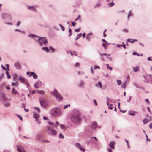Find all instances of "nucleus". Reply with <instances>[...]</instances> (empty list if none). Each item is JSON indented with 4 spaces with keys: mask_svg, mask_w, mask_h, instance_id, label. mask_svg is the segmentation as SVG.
<instances>
[{
    "mask_svg": "<svg viewBox=\"0 0 152 152\" xmlns=\"http://www.w3.org/2000/svg\"><path fill=\"white\" fill-rule=\"evenodd\" d=\"M127 82V81H126L124 82L123 83L121 86V88H126V83Z\"/></svg>",
    "mask_w": 152,
    "mask_h": 152,
    "instance_id": "27",
    "label": "nucleus"
},
{
    "mask_svg": "<svg viewBox=\"0 0 152 152\" xmlns=\"http://www.w3.org/2000/svg\"><path fill=\"white\" fill-rule=\"evenodd\" d=\"M14 31L15 32H20L23 34H25L26 33V32L24 31H20V30L18 29H15V30Z\"/></svg>",
    "mask_w": 152,
    "mask_h": 152,
    "instance_id": "23",
    "label": "nucleus"
},
{
    "mask_svg": "<svg viewBox=\"0 0 152 152\" xmlns=\"http://www.w3.org/2000/svg\"><path fill=\"white\" fill-rule=\"evenodd\" d=\"M1 97L4 100H5L6 98L5 96V95L4 93L2 94L1 95Z\"/></svg>",
    "mask_w": 152,
    "mask_h": 152,
    "instance_id": "46",
    "label": "nucleus"
},
{
    "mask_svg": "<svg viewBox=\"0 0 152 152\" xmlns=\"http://www.w3.org/2000/svg\"><path fill=\"white\" fill-rule=\"evenodd\" d=\"M128 15H130V16H132L133 15V13L130 10L129 11Z\"/></svg>",
    "mask_w": 152,
    "mask_h": 152,
    "instance_id": "54",
    "label": "nucleus"
},
{
    "mask_svg": "<svg viewBox=\"0 0 152 152\" xmlns=\"http://www.w3.org/2000/svg\"><path fill=\"white\" fill-rule=\"evenodd\" d=\"M85 84V83L82 80H81L80 81L79 83L78 84V86L80 88H83V86Z\"/></svg>",
    "mask_w": 152,
    "mask_h": 152,
    "instance_id": "15",
    "label": "nucleus"
},
{
    "mask_svg": "<svg viewBox=\"0 0 152 152\" xmlns=\"http://www.w3.org/2000/svg\"><path fill=\"white\" fill-rule=\"evenodd\" d=\"M27 9L30 11L34 12H37V10L35 7L34 6L27 5Z\"/></svg>",
    "mask_w": 152,
    "mask_h": 152,
    "instance_id": "10",
    "label": "nucleus"
},
{
    "mask_svg": "<svg viewBox=\"0 0 152 152\" xmlns=\"http://www.w3.org/2000/svg\"><path fill=\"white\" fill-rule=\"evenodd\" d=\"M74 31L75 32H80V28H78L77 29H75Z\"/></svg>",
    "mask_w": 152,
    "mask_h": 152,
    "instance_id": "56",
    "label": "nucleus"
},
{
    "mask_svg": "<svg viewBox=\"0 0 152 152\" xmlns=\"http://www.w3.org/2000/svg\"><path fill=\"white\" fill-rule=\"evenodd\" d=\"M15 81V82H12V83L11 84L12 86H14L18 84V82L17 81Z\"/></svg>",
    "mask_w": 152,
    "mask_h": 152,
    "instance_id": "42",
    "label": "nucleus"
},
{
    "mask_svg": "<svg viewBox=\"0 0 152 152\" xmlns=\"http://www.w3.org/2000/svg\"><path fill=\"white\" fill-rule=\"evenodd\" d=\"M117 83L119 85V86H120L121 85V80H117Z\"/></svg>",
    "mask_w": 152,
    "mask_h": 152,
    "instance_id": "48",
    "label": "nucleus"
},
{
    "mask_svg": "<svg viewBox=\"0 0 152 152\" xmlns=\"http://www.w3.org/2000/svg\"><path fill=\"white\" fill-rule=\"evenodd\" d=\"M137 39H128L127 40V42H129L132 43H133L135 41H137Z\"/></svg>",
    "mask_w": 152,
    "mask_h": 152,
    "instance_id": "22",
    "label": "nucleus"
},
{
    "mask_svg": "<svg viewBox=\"0 0 152 152\" xmlns=\"http://www.w3.org/2000/svg\"><path fill=\"white\" fill-rule=\"evenodd\" d=\"M59 137L60 138L63 139L64 138V136L60 133L59 134Z\"/></svg>",
    "mask_w": 152,
    "mask_h": 152,
    "instance_id": "49",
    "label": "nucleus"
},
{
    "mask_svg": "<svg viewBox=\"0 0 152 152\" xmlns=\"http://www.w3.org/2000/svg\"><path fill=\"white\" fill-rule=\"evenodd\" d=\"M115 5L114 3L112 1L111 3H109L108 4V6L109 7H111Z\"/></svg>",
    "mask_w": 152,
    "mask_h": 152,
    "instance_id": "35",
    "label": "nucleus"
},
{
    "mask_svg": "<svg viewBox=\"0 0 152 152\" xmlns=\"http://www.w3.org/2000/svg\"><path fill=\"white\" fill-rule=\"evenodd\" d=\"M18 80L20 81V82L26 85L27 86V88H28V87L30 86V85L29 84L28 81L26 79H25L22 77H20L18 78Z\"/></svg>",
    "mask_w": 152,
    "mask_h": 152,
    "instance_id": "7",
    "label": "nucleus"
},
{
    "mask_svg": "<svg viewBox=\"0 0 152 152\" xmlns=\"http://www.w3.org/2000/svg\"><path fill=\"white\" fill-rule=\"evenodd\" d=\"M92 33L91 32L88 33L87 34L86 36V39L88 41H90L91 40V38L89 37L90 35H92Z\"/></svg>",
    "mask_w": 152,
    "mask_h": 152,
    "instance_id": "18",
    "label": "nucleus"
},
{
    "mask_svg": "<svg viewBox=\"0 0 152 152\" xmlns=\"http://www.w3.org/2000/svg\"><path fill=\"white\" fill-rule=\"evenodd\" d=\"M12 92L14 94H19L18 93L14 88H13L12 90Z\"/></svg>",
    "mask_w": 152,
    "mask_h": 152,
    "instance_id": "24",
    "label": "nucleus"
},
{
    "mask_svg": "<svg viewBox=\"0 0 152 152\" xmlns=\"http://www.w3.org/2000/svg\"><path fill=\"white\" fill-rule=\"evenodd\" d=\"M119 46H121V47H122L124 49H126V45L123 43L122 45L117 44V46L118 48H119Z\"/></svg>",
    "mask_w": 152,
    "mask_h": 152,
    "instance_id": "28",
    "label": "nucleus"
},
{
    "mask_svg": "<svg viewBox=\"0 0 152 152\" xmlns=\"http://www.w3.org/2000/svg\"><path fill=\"white\" fill-rule=\"evenodd\" d=\"M80 15H79L78 16V17H77V18H75V20L76 21L79 18H80Z\"/></svg>",
    "mask_w": 152,
    "mask_h": 152,
    "instance_id": "59",
    "label": "nucleus"
},
{
    "mask_svg": "<svg viewBox=\"0 0 152 152\" xmlns=\"http://www.w3.org/2000/svg\"><path fill=\"white\" fill-rule=\"evenodd\" d=\"M48 131H50L51 133L53 135H55L57 133L56 131V130H54V129H53L51 127H48Z\"/></svg>",
    "mask_w": 152,
    "mask_h": 152,
    "instance_id": "12",
    "label": "nucleus"
},
{
    "mask_svg": "<svg viewBox=\"0 0 152 152\" xmlns=\"http://www.w3.org/2000/svg\"><path fill=\"white\" fill-rule=\"evenodd\" d=\"M10 106V104L9 103H6L4 104V106L6 107H8Z\"/></svg>",
    "mask_w": 152,
    "mask_h": 152,
    "instance_id": "47",
    "label": "nucleus"
},
{
    "mask_svg": "<svg viewBox=\"0 0 152 152\" xmlns=\"http://www.w3.org/2000/svg\"><path fill=\"white\" fill-rule=\"evenodd\" d=\"M70 118L72 122L77 124L81 120L80 112L77 110H74L72 112Z\"/></svg>",
    "mask_w": 152,
    "mask_h": 152,
    "instance_id": "1",
    "label": "nucleus"
},
{
    "mask_svg": "<svg viewBox=\"0 0 152 152\" xmlns=\"http://www.w3.org/2000/svg\"><path fill=\"white\" fill-rule=\"evenodd\" d=\"M78 74L79 75H81L82 74H84V73L82 71H79L78 72Z\"/></svg>",
    "mask_w": 152,
    "mask_h": 152,
    "instance_id": "60",
    "label": "nucleus"
},
{
    "mask_svg": "<svg viewBox=\"0 0 152 152\" xmlns=\"http://www.w3.org/2000/svg\"><path fill=\"white\" fill-rule=\"evenodd\" d=\"M59 26L61 28L62 31H64L65 30V28L61 24H59Z\"/></svg>",
    "mask_w": 152,
    "mask_h": 152,
    "instance_id": "43",
    "label": "nucleus"
},
{
    "mask_svg": "<svg viewBox=\"0 0 152 152\" xmlns=\"http://www.w3.org/2000/svg\"><path fill=\"white\" fill-rule=\"evenodd\" d=\"M95 87L99 88H102V84L101 82H99L95 84Z\"/></svg>",
    "mask_w": 152,
    "mask_h": 152,
    "instance_id": "17",
    "label": "nucleus"
},
{
    "mask_svg": "<svg viewBox=\"0 0 152 152\" xmlns=\"http://www.w3.org/2000/svg\"><path fill=\"white\" fill-rule=\"evenodd\" d=\"M123 31L125 33H127L128 32V30L126 28H124L123 30Z\"/></svg>",
    "mask_w": 152,
    "mask_h": 152,
    "instance_id": "51",
    "label": "nucleus"
},
{
    "mask_svg": "<svg viewBox=\"0 0 152 152\" xmlns=\"http://www.w3.org/2000/svg\"><path fill=\"white\" fill-rule=\"evenodd\" d=\"M75 146L78 149H80L83 152H84L85 149L83 148L82 146L79 143L76 142L75 145Z\"/></svg>",
    "mask_w": 152,
    "mask_h": 152,
    "instance_id": "9",
    "label": "nucleus"
},
{
    "mask_svg": "<svg viewBox=\"0 0 152 152\" xmlns=\"http://www.w3.org/2000/svg\"><path fill=\"white\" fill-rule=\"evenodd\" d=\"M52 94L55 96L57 100L59 101H61L63 100V98L62 96L56 89H54V91L52 92Z\"/></svg>",
    "mask_w": 152,
    "mask_h": 152,
    "instance_id": "4",
    "label": "nucleus"
},
{
    "mask_svg": "<svg viewBox=\"0 0 152 152\" xmlns=\"http://www.w3.org/2000/svg\"><path fill=\"white\" fill-rule=\"evenodd\" d=\"M42 50L43 51H45L47 53L50 52V50L48 47H43L42 48Z\"/></svg>",
    "mask_w": 152,
    "mask_h": 152,
    "instance_id": "19",
    "label": "nucleus"
},
{
    "mask_svg": "<svg viewBox=\"0 0 152 152\" xmlns=\"http://www.w3.org/2000/svg\"><path fill=\"white\" fill-rule=\"evenodd\" d=\"M28 37L34 39V37L39 38L38 40V43L40 46H42L43 44L46 45L48 43L46 37H39L32 34H29L28 35Z\"/></svg>",
    "mask_w": 152,
    "mask_h": 152,
    "instance_id": "2",
    "label": "nucleus"
},
{
    "mask_svg": "<svg viewBox=\"0 0 152 152\" xmlns=\"http://www.w3.org/2000/svg\"><path fill=\"white\" fill-rule=\"evenodd\" d=\"M18 75L17 74H15L14 75L13 80L15 81H17V80Z\"/></svg>",
    "mask_w": 152,
    "mask_h": 152,
    "instance_id": "31",
    "label": "nucleus"
},
{
    "mask_svg": "<svg viewBox=\"0 0 152 152\" xmlns=\"http://www.w3.org/2000/svg\"><path fill=\"white\" fill-rule=\"evenodd\" d=\"M107 30L106 29H105L104 31H103V37H105L106 36V35L105 34V32Z\"/></svg>",
    "mask_w": 152,
    "mask_h": 152,
    "instance_id": "57",
    "label": "nucleus"
},
{
    "mask_svg": "<svg viewBox=\"0 0 152 152\" xmlns=\"http://www.w3.org/2000/svg\"><path fill=\"white\" fill-rule=\"evenodd\" d=\"M40 105L43 108H45L46 107V106L45 105H43L42 102H43L41 101V100L40 101Z\"/></svg>",
    "mask_w": 152,
    "mask_h": 152,
    "instance_id": "38",
    "label": "nucleus"
},
{
    "mask_svg": "<svg viewBox=\"0 0 152 152\" xmlns=\"http://www.w3.org/2000/svg\"><path fill=\"white\" fill-rule=\"evenodd\" d=\"M5 24L10 26H12L13 25V23L11 22H8L7 20H5L4 22Z\"/></svg>",
    "mask_w": 152,
    "mask_h": 152,
    "instance_id": "26",
    "label": "nucleus"
},
{
    "mask_svg": "<svg viewBox=\"0 0 152 152\" xmlns=\"http://www.w3.org/2000/svg\"><path fill=\"white\" fill-rule=\"evenodd\" d=\"M50 114L54 116L58 117L62 114L61 110L58 107H55L51 110Z\"/></svg>",
    "mask_w": 152,
    "mask_h": 152,
    "instance_id": "3",
    "label": "nucleus"
},
{
    "mask_svg": "<svg viewBox=\"0 0 152 152\" xmlns=\"http://www.w3.org/2000/svg\"><path fill=\"white\" fill-rule=\"evenodd\" d=\"M6 73L7 75V78L9 79L10 78H11V76L9 74L8 72L7 71H6Z\"/></svg>",
    "mask_w": 152,
    "mask_h": 152,
    "instance_id": "36",
    "label": "nucleus"
},
{
    "mask_svg": "<svg viewBox=\"0 0 152 152\" xmlns=\"http://www.w3.org/2000/svg\"><path fill=\"white\" fill-rule=\"evenodd\" d=\"M16 147L18 152H26L25 149L20 145H17Z\"/></svg>",
    "mask_w": 152,
    "mask_h": 152,
    "instance_id": "11",
    "label": "nucleus"
},
{
    "mask_svg": "<svg viewBox=\"0 0 152 152\" xmlns=\"http://www.w3.org/2000/svg\"><path fill=\"white\" fill-rule=\"evenodd\" d=\"M70 104L66 105L64 106V109H65L67 108L68 107H70Z\"/></svg>",
    "mask_w": 152,
    "mask_h": 152,
    "instance_id": "45",
    "label": "nucleus"
},
{
    "mask_svg": "<svg viewBox=\"0 0 152 152\" xmlns=\"http://www.w3.org/2000/svg\"><path fill=\"white\" fill-rule=\"evenodd\" d=\"M39 116V115L37 113H34L33 115V117L35 118V120L38 119Z\"/></svg>",
    "mask_w": 152,
    "mask_h": 152,
    "instance_id": "25",
    "label": "nucleus"
},
{
    "mask_svg": "<svg viewBox=\"0 0 152 152\" xmlns=\"http://www.w3.org/2000/svg\"><path fill=\"white\" fill-rule=\"evenodd\" d=\"M14 66L15 68L18 69H20L21 68L20 64L18 62L15 63L14 64Z\"/></svg>",
    "mask_w": 152,
    "mask_h": 152,
    "instance_id": "13",
    "label": "nucleus"
},
{
    "mask_svg": "<svg viewBox=\"0 0 152 152\" xmlns=\"http://www.w3.org/2000/svg\"><path fill=\"white\" fill-rule=\"evenodd\" d=\"M6 67H7V70L8 71L9 70V67H10V65L8 64H6L5 65Z\"/></svg>",
    "mask_w": 152,
    "mask_h": 152,
    "instance_id": "44",
    "label": "nucleus"
},
{
    "mask_svg": "<svg viewBox=\"0 0 152 152\" xmlns=\"http://www.w3.org/2000/svg\"><path fill=\"white\" fill-rule=\"evenodd\" d=\"M34 108L35 110H37V112L39 113L40 112V109L37 107H34Z\"/></svg>",
    "mask_w": 152,
    "mask_h": 152,
    "instance_id": "37",
    "label": "nucleus"
},
{
    "mask_svg": "<svg viewBox=\"0 0 152 152\" xmlns=\"http://www.w3.org/2000/svg\"><path fill=\"white\" fill-rule=\"evenodd\" d=\"M134 113H136L137 112L135 111H133L132 113H129V115H132L133 116H134L135 115V114Z\"/></svg>",
    "mask_w": 152,
    "mask_h": 152,
    "instance_id": "40",
    "label": "nucleus"
},
{
    "mask_svg": "<svg viewBox=\"0 0 152 152\" xmlns=\"http://www.w3.org/2000/svg\"><path fill=\"white\" fill-rule=\"evenodd\" d=\"M133 84L134 85V86L137 88H140L138 86V85L135 83H134Z\"/></svg>",
    "mask_w": 152,
    "mask_h": 152,
    "instance_id": "62",
    "label": "nucleus"
},
{
    "mask_svg": "<svg viewBox=\"0 0 152 152\" xmlns=\"http://www.w3.org/2000/svg\"><path fill=\"white\" fill-rule=\"evenodd\" d=\"M21 24V22L20 21H18L16 23V26L17 27L19 26Z\"/></svg>",
    "mask_w": 152,
    "mask_h": 152,
    "instance_id": "55",
    "label": "nucleus"
},
{
    "mask_svg": "<svg viewBox=\"0 0 152 152\" xmlns=\"http://www.w3.org/2000/svg\"><path fill=\"white\" fill-rule=\"evenodd\" d=\"M41 135L40 134H37L35 137L36 139L38 141H40L41 140Z\"/></svg>",
    "mask_w": 152,
    "mask_h": 152,
    "instance_id": "20",
    "label": "nucleus"
},
{
    "mask_svg": "<svg viewBox=\"0 0 152 152\" xmlns=\"http://www.w3.org/2000/svg\"><path fill=\"white\" fill-rule=\"evenodd\" d=\"M30 76H33V78L34 79H37L38 77L36 74L34 72H31L30 75Z\"/></svg>",
    "mask_w": 152,
    "mask_h": 152,
    "instance_id": "14",
    "label": "nucleus"
},
{
    "mask_svg": "<svg viewBox=\"0 0 152 152\" xmlns=\"http://www.w3.org/2000/svg\"><path fill=\"white\" fill-rule=\"evenodd\" d=\"M97 127V123L96 121H93L91 127V129L89 130L90 132H92L93 130L95 129Z\"/></svg>",
    "mask_w": 152,
    "mask_h": 152,
    "instance_id": "8",
    "label": "nucleus"
},
{
    "mask_svg": "<svg viewBox=\"0 0 152 152\" xmlns=\"http://www.w3.org/2000/svg\"><path fill=\"white\" fill-rule=\"evenodd\" d=\"M147 109L148 110V111L151 114H152V113L151 112V111L150 110L149 107H147Z\"/></svg>",
    "mask_w": 152,
    "mask_h": 152,
    "instance_id": "61",
    "label": "nucleus"
},
{
    "mask_svg": "<svg viewBox=\"0 0 152 152\" xmlns=\"http://www.w3.org/2000/svg\"><path fill=\"white\" fill-rule=\"evenodd\" d=\"M37 92L38 94H41L43 95L44 94V91H43L41 90H37Z\"/></svg>",
    "mask_w": 152,
    "mask_h": 152,
    "instance_id": "33",
    "label": "nucleus"
},
{
    "mask_svg": "<svg viewBox=\"0 0 152 152\" xmlns=\"http://www.w3.org/2000/svg\"><path fill=\"white\" fill-rule=\"evenodd\" d=\"M16 115L20 118V120L22 121L23 120L22 118L19 115L16 114Z\"/></svg>",
    "mask_w": 152,
    "mask_h": 152,
    "instance_id": "58",
    "label": "nucleus"
},
{
    "mask_svg": "<svg viewBox=\"0 0 152 152\" xmlns=\"http://www.w3.org/2000/svg\"><path fill=\"white\" fill-rule=\"evenodd\" d=\"M35 83L37 84V85L38 86H41L42 84V82L39 80H38Z\"/></svg>",
    "mask_w": 152,
    "mask_h": 152,
    "instance_id": "32",
    "label": "nucleus"
},
{
    "mask_svg": "<svg viewBox=\"0 0 152 152\" xmlns=\"http://www.w3.org/2000/svg\"><path fill=\"white\" fill-rule=\"evenodd\" d=\"M82 35V33H80L78 34H77V36L76 37L75 40H77V39H78L79 38H80V37H81Z\"/></svg>",
    "mask_w": 152,
    "mask_h": 152,
    "instance_id": "30",
    "label": "nucleus"
},
{
    "mask_svg": "<svg viewBox=\"0 0 152 152\" xmlns=\"http://www.w3.org/2000/svg\"><path fill=\"white\" fill-rule=\"evenodd\" d=\"M4 76V74L3 73H2L1 75L0 76V79L1 80L2 79Z\"/></svg>",
    "mask_w": 152,
    "mask_h": 152,
    "instance_id": "52",
    "label": "nucleus"
},
{
    "mask_svg": "<svg viewBox=\"0 0 152 152\" xmlns=\"http://www.w3.org/2000/svg\"><path fill=\"white\" fill-rule=\"evenodd\" d=\"M132 55H137L138 56H140V54L137 53L136 52H134L132 53Z\"/></svg>",
    "mask_w": 152,
    "mask_h": 152,
    "instance_id": "39",
    "label": "nucleus"
},
{
    "mask_svg": "<svg viewBox=\"0 0 152 152\" xmlns=\"http://www.w3.org/2000/svg\"><path fill=\"white\" fill-rule=\"evenodd\" d=\"M91 141L93 143H95L97 141V139L95 137H93L91 138Z\"/></svg>",
    "mask_w": 152,
    "mask_h": 152,
    "instance_id": "16",
    "label": "nucleus"
},
{
    "mask_svg": "<svg viewBox=\"0 0 152 152\" xmlns=\"http://www.w3.org/2000/svg\"><path fill=\"white\" fill-rule=\"evenodd\" d=\"M133 71L134 72H137L139 71V66H137L136 67H133Z\"/></svg>",
    "mask_w": 152,
    "mask_h": 152,
    "instance_id": "21",
    "label": "nucleus"
},
{
    "mask_svg": "<svg viewBox=\"0 0 152 152\" xmlns=\"http://www.w3.org/2000/svg\"><path fill=\"white\" fill-rule=\"evenodd\" d=\"M149 121V120H148V119L146 118H145L143 120V121H142L143 122V123L144 124H146V123H148Z\"/></svg>",
    "mask_w": 152,
    "mask_h": 152,
    "instance_id": "34",
    "label": "nucleus"
},
{
    "mask_svg": "<svg viewBox=\"0 0 152 152\" xmlns=\"http://www.w3.org/2000/svg\"><path fill=\"white\" fill-rule=\"evenodd\" d=\"M35 121H36V122L38 124H40L41 123V122L39 121L38 120V119L35 120Z\"/></svg>",
    "mask_w": 152,
    "mask_h": 152,
    "instance_id": "64",
    "label": "nucleus"
},
{
    "mask_svg": "<svg viewBox=\"0 0 152 152\" xmlns=\"http://www.w3.org/2000/svg\"><path fill=\"white\" fill-rule=\"evenodd\" d=\"M60 126L61 129H64L65 127V126L63 124H60Z\"/></svg>",
    "mask_w": 152,
    "mask_h": 152,
    "instance_id": "63",
    "label": "nucleus"
},
{
    "mask_svg": "<svg viewBox=\"0 0 152 152\" xmlns=\"http://www.w3.org/2000/svg\"><path fill=\"white\" fill-rule=\"evenodd\" d=\"M93 102H94V105L96 106H97V102L96 101V100L94 99L93 100Z\"/></svg>",
    "mask_w": 152,
    "mask_h": 152,
    "instance_id": "50",
    "label": "nucleus"
},
{
    "mask_svg": "<svg viewBox=\"0 0 152 152\" xmlns=\"http://www.w3.org/2000/svg\"><path fill=\"white\" fill-rule=\"evenodd\" d=\"M1 18L4 20L8 19L10 20H12V18L11 14L8 13H2Z\"/></svg>",
    "mask_w": 152,
    "mask_h": 152,
    "instance_id": "6",
    "label": "nucleus"
},
{
    "mask_svg": "<svg viewBox=\"0 0 152 152\" xmlns=\"http://www.w3.org/2000/svg\"><path fill=\"white\" fill-rule=\"evenodd\" d=\"M48 123L49 124L52 125L53 127H54L55 128L57 127V125H56L53 122L49 121L48 122Z\"/></svg>",
    "mask_w": 152,
    "mask_h": 152,
    "instance_id": "29",
    "label": "nucleus"
},
{
    "mask_svg": "<svg viewBox=\"0 0 152 152\" xmlns=\"http://www.w3.org/2000/svg\"><path fill=\"white\" fill-rule=\"evenodd\" d=\"M115 142L114 141H111L110 142L107 148L108 152H112V150L115 149Z\"/></svg>",
    "mask_w": 152,
    "mask_h": 152,
    "instance_id": "5",
    "label": "nucleus"
},
{
    "mask_svg": "<svg viewBox=\"0 0 152 152\" xmlns=\"http://www.w3.org/2000/svg\"><path fill=\"white\" fill-rule=\"evenodd\" d=\"M49 49L52 51V52L53 53L55 51L54 49L51 46H50L49 47Z\"/></svg>",
    "mask_w": 152,
    "mask_h": 152,
    "instance_id": "41",
    "label": "nucleus"
},
{
    "mask_svg": "<svg viewBox=\"0 0 152 152\" xmlns=\"http://www.w3.org/2000/svg\"><path fill=\"white\" fill-rule=\"evenodd\" d=\"M100 58H101V60L102 61H104V58L103 57V56L101 54L100 55Z\"/></svg>",
    "mask_w": 152,
    "mask_h": 152,
    "instance_id": "53",
    "label": "nucleus"
}]
</instances>
